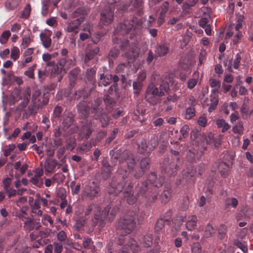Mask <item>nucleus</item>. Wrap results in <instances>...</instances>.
<instances>
[{
	"label": "nucleus",
	"mask_w": 253,
	"mask_h": 253,
	"mask_svg": "<svg viewBox=\"0 0 253 253\" xmlns=\"http://www.w3.org/2000/svg\"><path fill=\"white\" fill-rule=\"evenodd\" d=\"M164 181V175L158 177L155 172H151L146 181L137 185L135 188L137 193L134 195V183L130 180L123 192L124 197L129 205L134 204L138 200L140 202H145L146 206H150L157 200L159 188L163 186Z\"/></svg>",
	"instance_id": "f257e3e1"
},
{
	"label": "nucleus",
	"mask_w": 253,
	"mask_h": 253,
	"mask_svg": "<svg viewBox=\"0 0 253 253\" xmlns=\"http://www.w3.org/2000/svg\"><path fill=\"white\" fill-rule=\"evenodd\" d=\"M109 154L111 156V159L113 163H115L119 160L120 164L122 165L124 162H126L129 170V171H127L126 168L120 166L116 175L113 177L109 183L107 188L108 193L110 195L117 196L123 192L125 189V187L127 186L129 182L127 178L129 172L133 170L136 163L134 156L128 150H125L121 153L119 150H111Z\"/></svg>",
	"instance_id": "f03ea898"
},
{
	"label": "nucleus",
	"mask_w": 253,
	"mask_h": 253,
	"mask_svg": "<svg viewBox=\"0 0 253 253\" xmlns=\"http://www.w3.org/2000/svg\"><path fill=\"white\" fill-rule=\"evenodd\" d=\"M119 211V207L115 206L113 208L110 205H107L101 212L100 209L97 210L91 219V230L97 226L100 231L105 225V220L112 222Z\"/></svg>",
	"instance_id": "7ed1b4c3"
},
{
	"label": "nucleus",
	"mask_w": 253,
	"mask_h": 253,
	"mask_svg": "<svg viewBox=\"0 0 253 253\" xmlns=\"http://www.w3.org/2000/svg\"><path fill=\"white\" fill-rule=\"evenodd\" d=\"M140 24V21L135 17H133L131 20H124L119 24L114 30L112 38L114 43H118L119 41L122 40L120 36H124L131 31H134Z\"/></svg>",
	"instance_id": "20e7f679"
},
{
	"label": "nucleus",
	"mask_w": 253,
	"mask_h": 253,
	"mask_svg": "<svg viewBox=\"0 0 253 253\" xmlns=\"http://www.w3.org/2000/svg\"><path fill=\"white\" fill-rule=\"evenodd\" d=\"M136 212L129 211L127 214L123 217L120 218L118 222L117 229L122 230L126 236V234L130 233L135 228L136 223L134 221V216L136 215Z\"/></svg>",
	"instance_id": "39448f33"
},
{
	"label": "nucleus",
	"mask_w": 253,
	"mask_h": 253,
	"mask_svg": "<svg viewBox=\"0 0 253 253\" xmlns=\"http://www.w3.org/2000/svg\"><path fill=\"white\" fill-rule=\"evenodd\" d=\"M163 96V92L159 91L158 87L153 84H150L147 86L145 92V99L150 104L156 105L160 103L161 97Z\"/></svg>",
	"instance_id": "423d86ee"
},
{
	"label": "nucleus",
	"mask_w": 253,
	"mask_h": 253,
	"mask_svg": "<svg viewBox=\"0 0 253 253\" xmlns=\"http://www.w3.org/2000/svg\"><path fill=\"white\" fill-rule=\"evenodd\" d=\"M118 244L123 246L118 249L117 253H129V247L132 250H136L138 246L136 241L129 236H126L125 235H121L118 239Z\"/></svg>",
	"instance_id": "0eeeda50"
},
{
	"label": "nucleus",
	"mask_w": 253,
	"mask_h": 253,
	"mask_svg": "<svg viewBox=\"0 0 253 253\" xmlns=\"http://www.w3.org/2000/svg\"><path fill=\"white\" fill-rule=\"evenodd\" d=\"M120 48L124 52L123 56L128 58H135L138 54L139 50L136 45V43H132L130 44L128 40L124 39L121 42Z\"/></svg>",
	"instance_id": "6e6552de"
},
{
	"label": "nucleus",
	"mask_w": 253,
	"mask_h": 253,
	"mask_svg": "<svg viewBox=\"0 0 253 253\" xmlns=\"http://www.w3.org/2000/svg\"><path fill=\"white\" fill-rule=\"evenodd\" d=\"M92 185H86L82 191V196L83 198H87L92 200L98 197L100 193V187L98 185L95 184L94 181Z\"/></svg>",
	"instance_id": "1a4fd4ad"
},
{
	"label": "nucleus",
	"mask_w": 253,
	"mask_h": 253,
	"mask_svg": "<svg viewBox=\"0 0 253 253\" xmlns=\"http://www.w3.org/2000/svg\"><path fill=\"white\" fill-rule=\"evenodd\" d=\"M114 11L111 7H105L101 13L100 23L105 26L111 24L114 19Z\"/></svg>",
	"instance_id": "9d476101"
},
{
	"label": "nucleus",
	"mask_w": 253,
	"mask_h": 253,
	"mask_svg": "<svg viewBox=\"0 0 253 253\" xmlns=\"http://www.w3.org/2000/svg\"><path fill=\"white\" fill-rule=\"evenodd\" d=\"M102 99L100 98H97L91 103L90 110L92 117L94 119H97L98 117L101 115V113L104 112L101 105Z\"/></svg>",
	"instance_id": "9b49d317"
},
{
	"label": "nucleus",
	"mask_w": 253,
	"mask_h": 253,
	"mask_svg": "<svg viewBox=\"0 0 253 253\" xmlns=\"http://www.w3.org/2000/svg\"><path fill=\"white\" fill-rule=\"evenodd\" d=\"M99 52V48L96 46L88 45L86 49L84 57V62L87 65H89L90 61L95 60V57Z\"/></svg>",
	"instance_id": "f8f14e48"
},
{
	"label": "nucleus",
	"mask_w": 253,
	"mask_h": 253,
	"mask_svg": "<svg viewBox=\"0 0 253 253\" xmlns=\"http://www.w3.org/2000/svg\"><path fill=\"white\" fill-rule=\"evenodd\" d=\"M196 171L193 168H188L182 171V181L187 184L193 183L195 182L194 176Z\"/></svg>",
	"instance_id": "ddd939ff"
},
{
	"label": "nucleus",
	"mask_w": 253,
	"mask_h": 253,
	"mask_svg": "<svg viewBox=\"0 0 253 253\" xmlns=\"http://www.w3.org/2000/svg\"><path fill=\"white\" fill-rule=\"evenodd\" d=\"M58 64L61 68H63L65 73L66 70L75 65V60L69 56L61 57L58 61Z\"/></svg>",
	"instance_id": "4468645a"
},
{
	"label": "nucleus",
	"mask_w": 253,
	"mask_h": 253,
	"mask_svg": "<svg viewBox=\"0 0 253 253\" xmlns=\"http://www.w3.org/2000/svg\"><path fill=\"white\" fill-rule=\"evenodd\" d=\"M218 90L214 89L212 90V93L210 96V103L208 104L209 106L208 111L211 112L214 111L218 103Z\"/></svg>",
	"instance_id": "2eb2a0df"
},
{
	"label": "nucleus",
	"mask_w": 253,
	"mask_h": 253,
	"mask_svg": "<svg viewBox=\"0 0 253 253\" xmlns=\"http://www.w3.org/2000/svg\"><path fill=\"white\" fill-rule=\"evenodd\" d=\"M42 225L40 222H36L31 218H27L24 222V228L30 232L32 230H39Z\"/></svg>",
	"instance_id": "dca6fc26"
},
{
	"label": "nucleus",
	"mask_w": 253,
	"mask_h": 253,
	"mask_svg": "<svg viewBox=\"0 0 253 253\" xmlns=\"http://www.w3.org/2000/svg\"><path fill=\"white\" fill-rule=\"evenodd\" d=\"M169 44L167 42L161 43L156 49V54L158 57H163L167 55L169 50Z\"/></svg>",
	"instance_id": "f3484780"
},
{
	"label": "nucleus",
	"mask_w": 253,
	"mask_h": 253,
	"mask_svg": "<svg viewBox=\"0 0 253 253\" xmlns=\"http://www.w3.org/2000/svg\"><path fill=\"white\" fill-rule=\"evenodd\" d=\"M83 22L82 20L75 19L70 22L67 26L66 30L68 33H73L76 35L79 32V27Z\"/></svg>",
	"instance_id": "a211bd4d"
},
{
	"label": "nucleus",
	"mask_w": 253,
	"mask_h": 253,
	"mask_svg": "<svg viewBox=\"0 0 253 253\" xmlns=\"http://www.w3.org/2000/svg\"><path fill=\"white\" fill-rule=\"evenodd\" d=\"M112 82V75L107 73L100 74V78L98 80V86H106L109 85Z\"/></svg>",
	"instance_id": "6ab92c4d"
},
{
	"label": "nucleus",
	"mask_w": 253,
	"mask_h": 253,
	"mask_svg": "<svg viewBox=\"0 0 253 253\" xmlns=\"http://www.w3.org/2000/svg\"><path fill=\"white\" fill-rule=\"evenodd\" d=\"M174 161V160L173 159V162H171L168 167L165 169L163 168L162 169V171H164L165 173H167L168 176L169 177L174 176L177 173L178 167Z\"/></svg>",
	"instance_id": "aec40b11"
},
{
	"label": "nucleus",
	"mask_w": 253,
	"mask_h": 253,
	"mask_svg": "<svg viewBox=\"0 0 253 253\" xmlns=\"http://www.w3.org/2000/svg\"><path fill=\"white\" fill-rule=\"evenodd\" d=\"M86 15L87 12L85 8L83 7H80L72 12L71 16L72 18H77L76 19L82 20V21L84 22Z\"/></svg>",
	"instance_id": "412c9836"
},
{
	"label": "nucleus",
	"mask_w": 253,
	"mask_h": 253,
	"mask_svg": "<svg viewBox=\"0 0 253 253\" xmlns=\"http://www.w3.org/2000/svg\"><path fill=\"white\" fill-rule=\"evenodd\" d=\"M78 111L81 114L83 117H87L90 112L89 106L85 101L80 102L77 105Z\"/></svg>",
	"instance_id": "4be33fe9"
},
{
	"label": "nucleus",
	"mask_w": 253,
	"mask_h": 253,
	"mask_svg": "<svg viewBox=\"0 0 253 253\" xmlns=\"http://www.w3.org/2000/svg\"><path fill=\"white\" fill-rule=\"evenodd\" d=\"M74 116L70 112H67L64 114V117L62 122V125L64 129H68L74 123Z\"/></svg>",
	"instance_id": "5701e85b"
},
{
	"label": "nucleus",
	"mask_w": 253,
	"mask_h": 253,
	"mask_svg": "<svg viewBox=\"0 0 253 253\" xmlns=\"http://www.w3.org/2000/svg\"><path fill=\"white\" fill-rule=\"evenodd\" d=\"M132 6L136 11V14L141 16L143 13V0H132Z\"/></svg>",
	"instance_id": "b1692460"
},
{
	"label": "nucleus",
	"mask_w": 253,
	"mask_h": 253,
	"mask_svg": "<svg viewBox=\"0 0 253 253\" xmlns=\"http://www.w3.org/2000/svg\"><path fill=\"white\" fill-rule=\"evenodd\" d=\"M75 227L78 229H81L83 227H88L89 228V230L91 232L93 230H91V220L89 223H88L86 218L85 216L81 217L76 221Z\"/></svg>",
	"instance_id": "393cba45"
},
{
	"label": "nucleus",
	"mask_w": 253,
	"mask_h": 253,
	"mask_svg": "<svg viewBox=\"0 0 253 253\" xmlns=\"http://www.w3.org/2000/svg\"><path fill=\"white\" fill-rule=\"evenodd\" d=\"M96 71L93 68H88L86 72V78L87 81L92 86H95Z\"/></svg>",
	"instance_id": "a878e982"
},
{
	"label": "nucleus",
	"mask_w": 253,
	"mask_h": 253,
	"mask_svg": "<svg viewBox=\"0 0 253 253\" xmlns=\"http://www.w3.org/2000/svg\"><path fill=\"white\" fill-rule=\"evenodd\" d=\"M159 144L158 139L157 136L153 135L150 138L148 141V155H150L151 153L158 146Z\"/></svg>",
	"instance_id": "bb28decb"
},
{
	"label": "nucleus",
	"mask_w": 253,
	"mask_h": 253,
	"mask_svg": "<svg viewBox=\"0 0 253 253\" xmlns=\"http://www.w3.org/2000/svg\"><path fill=\"white\" fill-rule=\"evenodd\" d=\"M58 163L56 160H47L44 163L45 171L51 172L55 169Z\"/></svg>",
	"instance_id": "cd10ccee"
},
{
	"label": "nucleus",
	"mask_w": 253,
	"mask_h": 253,
	"mask_svg": "<svg viewBox=\"0 0 253 253\" xmlns=\"http://www.w3.org/2000/svg\"><path fill=\"white\" fill-rule=\"evenodd\" d=\"M242 214L246 218H251L253 215V210L247 207H244L236 216L237 220H240V214Z\"/></svg>",
	"instance_id": "c85d7f7f"
},
{
	"label": "nucleus",
	"mask_w": 253,
	"mask_h": 253,
	"mask_svg": "<svg viewBox=\"0 0 253 253\" xmlns=\"http://www.w3.org/2000/svg\"><path fill=\"white\" fill-rule=\"evenodd\" d=\"M40 36L43 47L46 48H49L51 44V39L50 37V36L48 35L46 33H42Z\"/></svg>",
	"instance_id": "c756f323"
},
{
	"label": "nucleus",
	"mask_w": 253,
	"mask_h": 253,
	"mask_svg": "<svg viewBox=\"0 0 253 253\" xmlns=\"http://www.w3.org/2000/svg\"><path fill=\"white\" fill-rule=\"evenodd\" d=\"M198 221L196 215H192L189 217L186 223V228L188 230L192 231L195 229Z\"/></svg>",
	"instance_id": "7c9ffc66"
},
{
	"label": "nucleus",
	"mask_w": 253,
	"mask_h": 253,
	"mask_svg": "<svg viewBox=\"0 0 253 253\" xmlns=\"http://www.w3.org/2000/svg\"><path fill=\"white\" fill-rule=\"evenodd\" d=\"M92 132V129L90 125H84L81 130V134L83 138L87 140L89 138Z\"/></svg>",
	"instance_id": "2f4dec72"
},
{
	"label": "nucleus",
	"mask_w": 253,
	"mask_h": 253,
	"mask_svg": "<svg viewBox=\"0 0 253 253\" xmlns=\"http://www.w3.org/2000/svg\"><path fill=\"white\" fill-rule=\"evenodd\" d=\"M113 170L112 167L110 165L109 162L106 160H104L102 163V172L105 173V175L108 177L110 175L111 171Z\"/></svg>",
	"instance_id": "473e14b6"
},
{
	"label": "nucleus",
	"mask_w": 253,
	"mask_h": 253,
	"mask_svg": "<svg viewBox=\"0 0 253 253\" xmlns=\"http://www.w3.org/2000/svg\"><path fill=\"white\" fill-rule=\"evenodd\" d=\"M200 139L204 144H212L214 142V135L212 133H209L207 135L200 134Z\"/></svg>",
	"instance_id": "72a5a7b5"
},
{
	"label": "nucleus",
	"mask_w": 253,
	"mask_h": 253,
	"mask_svg": "<svg viewBox=\"0 0 253 253\" xmlns=\"http://www.w3.org/2000/svg\"><path fill=\"white\" fill-rule=\"evenodd\" d=\"M199 0H186L183 3L182 5V9L184 12H188L189 9L194 6L198 2Z\"/></svg>",
	"instance_id": "f704fd0d"
},
{
	"label": "nucleus",
	"mask_w": 253,
	"mask_h": 253,
	"mask_svg": "<svg viewBox=\"0 0 253 253\" xmlns=\"http://www.w3.org/2000/svg\"><path fill=\"white\" fill-rule=\"evenodd\" d=\"M148 145L145 140L141 141L140 143L138 145V152L141 154L146 155L148 156Z\"/></svg>",
	"instance_id": "c9c22d12"
},
{
	"label": "nucleus",
	"mask_w": 253,
	"mask_h": 253,
	"mask_svg": "<svg viewBox=\"0 0 253 253\" xmlns=\"http://www.w3.org/2000/svg\"><path fill=\"white\" fill-rule=\"evenodd\" d=\"M103 100L106 105L107 109H111L116 104V101L114 98L108 94H106L104 96Z\"/></svg>",
	"instance_id": "e433bc0d"
},
{
	"label": "nucleus",
	"mask_w": 253,
	"mask_h": 253,
	"mask_svg": "<svg viewBox=\"0 0 253 253\" xmlns=\"http://www.w3.org/2000/svg\"><path fill=\"white\" fill-rule=\"evenodd\" d=\"M172 194L169 190H164L160 196V199L163 203L166 204L168 203L171 199Z\"/></svg>",
	"instance_id": "4c0bfd02"
},
{
	"label": "nucleus",
	"mask_w": 253,
	"mask_h": 253,
	"mask_svg": "<svg viewBox=\"0 0 253 253\" xmlns=\"http://www.w3.org/2000/svg\"><path fill=\"white\" fill-rule=\"evenodd\" d=\"M143 86V84L140 83L136 81H134L132 84L133 93L134 97H137L141 91Z\"/></svg>",
	"instance_id": "58836bf2"
},
{
	"label": "nucleus",
	"mask_w": 253,
	"mask_h": 253,
	"mask_svg": "<svg viewBox=\"0 0 253 253\" xmlns=\"http://www.w3.org/2000/svg\"><path fill=\"white\" fill-rule=\"evenodd\" d=\"M238 205V200L235 198H228L225 201L226 209H228L230 207L236 209Z\"/></svg>",
	"instance_id": "ea45409f"
},
{
	"label": "nucleus",
	"mask_w": 253,
	"mask_h": 253,
	"mask_svg": "<svg viewBox=\"0 0 253 253\" xmlns=\"http://www.w3.org/2000/svg\"><path fill=\"white\" fill-rule=\"evenodd\" d=\"M98 119L99 120L101 124V126L103 127H106L108 125L109 122V119L108 116V115L106 113H105V112L104 111L102 113H101V115H100L98 117L97 120Z\"/></svg>",
	"instance_id": "a19ab883"
},
{
	"label": "nucleus",
	"mask_w": 253,
	"mask_h": 253,
	"mask_svg": "<svg viewBox=\"0 0 253 253\" xmlns=\"http://www.w3.org/2000/svg\"><path fill=\"white\" fill-rule=\"evenodd\" d=\"M167 222L164 220L163 216H160L157 220L155 225L154 230L156 232H159L161 231L164 227L165 223Z\"/></svg>",
	"instance_id": "79ce46f5"
},
{
	"label": "nucleus",
	"mask_w": 253,
	"mask_h": 253,
	"mask_svg": "<svg viewBox=\"0 0 253 253\" xmlns=\"http://www.w3.org/2000/svg\"><path fill=\"white\" fill-rule=\"evenodd\" d=\"M89 95V92L85 90L84 88L81 90H78L75 92L74 99H78L83 97V99H85Z\"/></svg>",
	"instance_id": "37998d69"
},
{
	"label": "nucleus",
	"mask_w": 253,
	"mask_h": 253,
	"mask_svg": "<svg viewBox=\"0 0 253 253\" xmlns=\"http://www.w3.org/2000/svg\"><path fill=\"white\" fill-rule=\"evenodd\" d=\"M91 141H93V140H90L89 141H86L81 144L79 147L80 150L83 153H86L88 152L92 146Z\"/></svg>",
	"instance_id": "c03bdc74"
},
{
	"label": "nucleus",
	"mask_w": 253,
	"mask_h": 253,
	"mask_svg": "<svg viewBox=\"0 0 253 253\" xmlns=\"http://www.w3.org/2000/svg\"><path fill=\"white\" fill-rule=\"evenodd\" d=\"M150 163V159L148 157H145L141 160L140 167L142 169L144 170V171H146L149 167Z\"/></svg>",
	"instance_id": "a18cd8bd"
},
{
	"label": "nucleus",
	"mask_w": 253,
	"mask_h": 253,
	"mask_svg": "<svg viewBox=\"0 0 253 253\" xmlns=\"http://www.w3.org/2000/svg\"><path fill=\"white\" fill-rule=\"evenodd\" d=\"M83 245L85 249H95V247L93 245V241L89 238H84L83 241Z\"/></svg>",
	"instance_id": "49530a36"
},
{
	"label": "nucleus",
	"mask_w": 253,
	"mask_h": 253,
	"mask_svg": "<svg viewBox=\"0 0 253 253\" xmlns=\"http://www.w3.org/2000/svg\"><path fill=\"white\" fill-rule=\"evenodd\" d=\"M76 145V139L72 137H70L67 139L66 148L70 151L73 150Z\"/></svg>",
	"instance_id": "de8ad7c7"
},
{
	"label": "nucleus",
	"mask_w": 253,
	"mask_h": 253,
	"mask_svg": "<svg viewBox=\"0 0 253 253\" xmlns=\"http://www.w3.org/2000/svg\"><path fill=\"white\" fill-rule=\"evenodd\" d=\"M196 114V110L194 107H189L186 110L185 118L187 120L192 119Z\"/></svg>",
	"instance_id": "09e8293b"
},
{
	"label": "nucleus",
	"mask_w": 253,
	"mask_h": 253,
	"mask_svg": "<svg viewBox=\"0 0 253 253\" xmlns=\"http://www.w3.org/2000/svg\"><path fill=\"white\" fill-rule=\"evenodd\" d=\"M215 233V230L213 228L212 225L210 223L207 224L205 231V236L206 238H209L211 237Z\"/></svg>",
	"instance_id": "8fccbe9b"
},
{
	"label": "nucleus",
	"mask_w": 253,
	"mask_h": 253,
	"mask_svg": "<svg viewBox=\"0 0 253 253\" xmlns=\"http://www.w3.org/2000/svg\"><path fill=\"white\" fill-rule=\"evenodd\" d=\"M119 81V78L117 75H112V82H113V85L111 86L109 88V91L111 92L115 90V91H117L118 90V82Z\"/></svg>",
	"instance_id": "3c124183"
},
{
	"label": "nucleus",
	"mask_w": 253,
	"mask_h": 253,
	"mask_svg": "<svg viewBox=\"0 0 253 253\" xmlns=\"http://www.w3.org/2000/svg\"><path fill=\"white\" fill-rule=\"evenodd\" d=\"M227 227L225 224H221L218 229V237L220 239L225 238L226 236Z\"/></svg>",
	"instance_id": "603ef678"
},
{
	"label": "nucleus",
	"mask_w": 253,
	"mask_h": 253,
	"mask_svg": "<svg viewBox=\"0 0 253 253\" xmlns=\"http://www.w3.org/2000/svg\"><path fill=\"white\" fill-rule=\"evenodd\" d=\"M158 88L159 91H162L165 95V93H168L169 91V84L167 81H163L160 84Z\"/></svg>",
	"instance_id": "864d4df0"
},
{
	"label": "nucleus",
	"mask_w": 253,
	"mask_h": 253,
	"mask_svg": "<svg viewBox=\"0 0 253 253\" xmlns=\"http://www.w3.org/2000/svg\"><path fill=\"white\" fill-rule=\"evenodd\" d=\"M232 130L235 133H238L240 135L242 134L244 131L242 122H239L236 126L233 127Z\"/></svg>",
	"instance_id": "5fc2aeb1"
},
{
	"label": "nucleus",
	"mask_w": 253,
	"mask_h": 253,
	"mask_svg": "<svg viewBox=\"0 0 253 253\" xmlns=\"http://www.w3.org/2000/svg\"><path fill=\"white\" fill-rule=\"evenodd\" d=\"M10 36L11 33L9 31H4L0 37V42L1 44L6 43Z\"/></svg>",
	"instance_id": "6e6d98bb"
},
{
	"label": "nucleus",
	"mask_w": 253,
	"mask_h": 253,
	"mask_svg": "<svg viewBox=\"0 0 253 253\" xmlns=\"http://www.w3.org/2000/svg\"><path fill=\"white\" fill-rule=\"evenodd\" d=\"M80 70L78 68H75L70 71L69 75L71 83H74L79 74Z\"/></svg>",
	"instance_id": "4d7b16f0"
},
{
	"label": "nucleus",
	"mask_w": 253,
	"mask_h": 253,
	"mask_svg": "<svg viewBox=\"0 0 253 253\" xmlns=\"http://www.w3.org/2000/svg\"><path fill=\"white\" fill-rule=\"evenodd\" d=\"M20 55V50L16 46H13L11 48V58L14 60H17Z\"/></svg>",
	"instance_id": "13d9d810"
},
{
	"label": "nucleus",
	"mask_w": 253,
	"mask_h": 253,
	"mask_svg": "<svg viewBox=\"0 0 253 253\" xmlns=\"http://www.w3.org/2000/svg\"><path fill=\"white\" fill-rule=\"evenodd\" d=\"M17 6V4L15 0H7L5 3V7L9 10H14Z\"/></svg>",
	"instance_id": "bf43d9fd"
},
{
	"label": "nucleus",
	"mask_w": 253,
	"mask_h": 253,
	"mask_svg": "<svg viewBox=\"0 0 253 253\" xmlns=\"http://www.w3.org/2000/svg\"><path fill=\"white\" fill-rule=\"evenodd\" d=\"M36 67V64H34L31 67H30L28 69L25 71L24 75L30 79H34V71Z\"/></svg>",
	"instance_id": "052dcab7"
},
{
	"label": "nucleus",
	"mask_w": 253,
	"mask_h": 253,
	"mask_svg": "<svg viewBox=\"0 0 253 253\" xmlns=\"http://www.w3.org/2000/svg\"><path fill=\"white\" fill-rule=\"evenodd\" d=\"M83 30L86 31L88 32V33H81L80 34L79 40L81 41H84L89 39L91 36V32H90V28H87V29H86L85 28H84Z\"/></svg>",
	"instance_id": "680f3d73"
},
{
	"label": "nucleus",
	"mask_w": 253,
	"mask_h": 253,
	"mask_svg": "<svg viewBox=\"0 0 253 253\" xmlns=\"http://www.w3.org/2000/svg\"><path fill=\"white\" fill-rule=\"evenodd\" d=\"M98 210H100V208L97 207L95 205L92 204L88 206L85 211L84 214L85 216L89 215L92 211L93 212L94 214L95 212Z\"/></svg>",
	"instance_id": "e2e57ef3"
},
{
	"label": "nucleus",
	"mask_w": 253,
	"mask_h": 253,
	"mask_svg": "<svg viewBox=\"0 0 253 253\" xmlns=\"http://www.w3.org/2000/svg\"><path fill=\"white\" fill-rule=\"evenodd\" d=\"M31 10V5L30 4H27L25 7L21 14V18L27 19L30 15Z\"/></svg>",
	"instance_id": "0e129e2a"
},
{
	"label": "nucleus",
	"mask_w": 253,
	"mask_h": 253,
	"mask_svg": "<svg viewBox=\"0 0 253 253\" xmlns=\"http://www.w3.org/2000/svg\"><path fill=\"white\" fill-rule=\"evenodd\" d=\"M31 96V91L29 88H27L25 91L24 98H23V107H25L30 101Z\"/></svg>",
	"instance_id": "69168bd1"
},
{
	"label": "nucleus",
	"mask_w": 253,
	"mask_h": 253,
	"mask_svg": "<svg viewBox=\"0 0 253 253\" xmlns=\"http://www.w3.org/2000/svg\"><path fill=\"white\" fill-rule=\"evenodd\" d=\"M192 253H202V248L199 243L196 242L191 247Z\"/></svg>",
	"instance_id": "338daca9"
},
{
	"label": "nucleus",
	"mask_w": 253,
	"mask_h": 253,
	"mask_svg": "<svg viewBox=\"0 0 253 253\" xmlns=\"http://www.w3.org/2000/svg\"><path fill=\"white\" fill-rule=\"evenodd\" d=\"M15 145L13 144H11L6 146L3 152L4 156L5 157H8L10 155V153L15 149Z\"/></svg>",
	"instance_id": "774afa93"
}]
</instances>
